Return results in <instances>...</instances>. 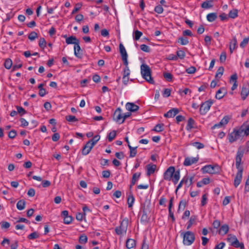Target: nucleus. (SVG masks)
I'll list each match as a JSON object with an SVG mask.
<instances>
[{"label": "nucleus", "mask_w": 249, "mask_h": 249, "mask_svg": "<svg viewBox=\"0 0 249 249\" xmlns=\"http://www.w3.org/2000/svg\"><path fill=\"white\" fill-rule=\"evenodd\" d=\"M180 178V171H175L174 166H170L163 174V178L168 181L172 180L176 184L178 183Z\"/></svg>", "instance_id": "f257e3e1"}, {"label": "nucleus", "mask_w": 249, "mask_h": 249, "mask_svg": "<svg viewBox=\"0 0 249 249\" xmlns=\"http://www.w3.org/2000/svg\"><path fill=\"white\" fill-rule=\"evenodd\" d=\"M141 72L143 78L150 84H154V81L151 76V71L149 67L143 64L141 66Z\"/></svg>", "instance_id": "f03ea898"}, {"label": "nucleus", "mask_w": 249, "mask_h": 249, "mask_svg": "<svg viewBox=\"0 0 249 249\" xmlns=\"http://www.w3.org/2000/svg\"><path fill=\"white\" fill-rule=\"evenodd\" d=\"M180 235L183 237V243L185 246L192 245L195 240V234L191 231L180 232Z\"/></svg>", "instance_id": "7ed1b4c3"}, {"label": "nucleus", "mask_w": 249, "mask_h": 249, "mask_svg": "<svg viewBox=\"0 0 249 249\" xmlns=\"http://www.w3.org/2000/svg\"><path fill=\"white\" fill-rule=\"evenodd\" d=\"M244 128L241 127L239 129L234 128L232 132L228 135L229 141L230 143L236 141L240 137L244 136Z\"/></svg>", "instance_id": "20e7f679"}, {"label": "nucleus", "mask_w": 249, "mask_h": 249, "mask_svg": "<svg viewBox=\"0 0 249 249\" xmlns=\"http://www.w3.org/2000/svg\"><path fill=\"white\" fill-rule=\"evenodd\" d=\"M128 224V219L125 218L121 222L120 225L115 228V231L117 235H121L125 234L127 230Z\"/></svg>", "instance_id": "39448f33"}, {"label": "nucleus", "mask_w": 249, "mask_h": 249, "mask_svg": "<svg viewBox=\"0 0 249 249\" xmlns=\"http://www.w3.org/2000/svg\"><path fill=\"white\" fill-rule=\"evenodd\" d=\"M219 166L217 165H207L201 168V171L203 173H209L214 174L219 173Z\"/></svg>", "instance_id": "423d86ee"}, {"label": "nucleus", "mask_w": 249, "mask_h": 249, "mask_svg": "<svg viewBox=\"0 0 249 249\" xmlns=\"http://www.w3.org/2000/svg\"><path fill=\"white\" fill-rule=\"evenodd\" d=\"M213 104V102L211 100L206 101L202 103L199 109L200 113L201 115H205L209 110Z\"/></svg>", "instance_id": "0eeeda50"}, {"label": "nucleus", "mask_w": 249, "mask_h": 249, "mask_svg": "<svg viewBox=\"0 0 249 249\" xmlns=\"http://www.w3.org/2000/svg\"><path fill=\"white\" fill-rule=\"evenodd\" d=\"M244 151L243 150H240V148H238L237 152L236 158H235V165L238 170L242 169L243 170V167L241 166V162L242 158L243 157Z\"/></svg>", "instance_id": "6e6552de"}, {"label": "nucleus", "mask_w": 249, "mask_h": 249, "mask_svg": "<svg viewBox=\"0 0 249 249\" xmlns=\"http://www.w3.org/2000/svg\"><path fill=\"white\" fill-rule=\"evenodd\" d=\"M113 119L116 122L120 124H123L121 123L123 120V115L122 114V110L120 107L117 108L113 114Z\"/></svg>", "instance_id": "1a4fd4ad"}, {"label": "nucleus", "mask_w": 249, "mask_h": 249, "mask_svg": "<svg viewBox=\"0 0 249 249\" xmlns=\"http://www.w3.org/2000/svg\"><path fill=\"white\" fill-rule=\"evenodd\" d=\"M243 171V170H242V169H241L240 170H238V172L236 173V176L234 180V185L235 187H237L241 183L242 178Z\"/></svg>", "instance_id": "9d476101"}, {"label": "nucleus", "mask_w": 249, "mask_h": 249, "mask_svg": "<svg viewBox=\"0 0 249 249\" xmlns=\"http://www.w3.org/2000/svg\"><path fill=\"white\" fill-rule=\"evenodd\" d=\"M249 93V85L248 84L243 85L241 91V95L243 100H245Z\"/></svg>", "instance_id": "9b49d317"}, {"label": "nucleus", "mask_w": 249, "mask_h": 249, "mask_svg": "<svg viewBox=\"0 0 249 249\" xmlns=\"http://www.w3.org/2000/svg\"><path fill=\"white\" fill-rule=\"evenodd\" d=\"M199 158L198 157L195 158L187 157L185 159L183 162L184 166H190L194 163H196L198 160Z\"/></svg>", "instance_id": "f8f14e48"}, {"label": "nucleus", "mask_w": 249, "mask_h": 249, "mask_svg": "<svg viewBox=\"0 0 249 249\" xmlns=\"http://www.w3.org/2000/svg\"><path fill=\"white\" fill-rule=\"evenodd\" d=\"M74 55L78 58H81L83 56V51L79 46V41L74 46Z\"/></svg>", "instance_id": "ddd939ff"}, {"label": "nucleus", "mask_w": 249, "mask_h": 249, "mask_svg": "<svg viewBox=\"0 0 249 249\" xmlns=\"http://www.w3.org/2000/svg\"><path fill=\"white\" fill-rule=\"evenodd\" d=\"M93 146H92L90 144V142H88L86 144L84 145L83 147L82 150V153L83 155H88L90 151H91V149L93 148Z\"/></svg>", "instance_id": "4468645a"}, {"label": "nucleus", "mask_w": 249, "mask_h": 249, "mask_svg": "<svg viewBox=\"0 0 249 249\" xmlns=\"http://www.w3.org/2000/svg\"><path fill=\"white\" fill-rule=\"evenodd\" d=\"M179 112V110L177 108H173L169 110L167 113L164 114L166 118H172L175 117Z\"/></svg>", "instance_id": "2eb2a0df"}, {"label": "nucleus", "mask_w": 249, "mask_h": 249, "mask_svg": "<svg viewBox=\"0 0 249 249\" xmlns=\"http://www.w3.org/2000/svg\"><path fill=\"white\" fill-rule=\"evenodd\" d=\"M125 107L126 109L130 112H135L139 109V107L133 103H127Z\"/></svg>", "instance_id": "dca6fc26"}, {"label": "nucleus", "mask_w": 249, "mask_h": 249, "mask_svg": "<svg viewBox=\"0 0 249 249\" xmlns=\"http://www.w3.org/2000/svg\"><path fill=\"white\" fill-rule=\"evenodd\" d=\"M173 200H174V197H171L170 201H169V206H168L169 215V216L171 218L173 222L175 221V218L174 217L173 212L172 211V208L173 207Z\"/></svg>", "instance_id": "f3484780"}, {"label": "nucleus", "mask_w": 249, "mask_h": 249, "mask_svg": "<svg viewBox=\"0 0 249 249\" xmlns=\"http://www.w3.org/2000/svg\"><path fill=\"white\" fill-rule=\"evenodd\" d=\"M79 41V39H78L75 36H70L68 38H66V42L67 44H74L76 45V43H78Z\"/></svg>", "instance_id": "a211bd4d"}, {"label": "nucleus", "mask_w": 249, "mask_h": 249, "mask_svg": "<svg viewBox=\"0 0 249 249\" xmlns=\"http://www.w3.org/2000/svg\"><path fill=\"white\" fill-rule=\"evenodd\" d=\"M237 39L235 36H233L232 40L230 42V53H232L233 51L237 48Z\"/></svg>", "instance_id": "6ab92c4d"}, {"label": "nucleus", "mask_w": 249, "mask_h": 249, "mask_svg": "<svg viewBox=\"0 0 249 249\" xmlns=\"http://www.w3.org/2000/svg\"><path fill=\"white\" fill-rule=\"evenodd\" d=\"M229 230V227L227 224L223 225L219 228L218 233L221 235H224L228 233Z\"/></svg>", "instance_id": "aec40b11"}, {"label": "nucleus", "mask_w": 249, "mask_h": 249, "mask_svg": "<svg viewBox=\"0 0 249 249\" xmlns=\"http://www.w3.org/2000/svg\"><path fill=\"white\" fill-rule=\"evenodd\" d=\"M136 246V241L133 239H128L126 241V247L128 249L133 248Z\"/></svg>", "instance_id": "412c9836"}, {"label": "nucleus", "mask_w": 249, "mask_h": 249, "mask_svg": "<svg viewBox=\"0 0 249 249\" xmlns=\"http://www.w3.org/2000/svg\"><path fill=\"white\" fill-rule=\"evenodd\" d=\"M223 91H225V89L224 88H222L218 90L215 94V98L217 99H221L223 98L225 95L226 92H225L224 93H222Z\"/></svg>", "instance_id": "4be33fe9"}, {"label": "nucleus", "mask_w": 249, "mask_h": 249, "mask_svg": "<svg viewBox=\"0 0 249 249\" xmlns=\"http://www.w3.org/2000/svg\"><path fill=\"white\" fill-rule=\"evenodd\" d=\"M146 167H147V175L150 176L151 174L154 173V172L156 170V166L154 164H153V165L148 164L146 166Z\"/></svg>", "instance_id": "5701e85b"}, {"label": "nucleus", "mask_w": 249, "mask_h": 249, "mask_svg": "<svg viewBox=\"0 0 249 249\" xmlns=\"http://www.w3.org/2000/svg\"><path fill=\"white\" fill-rule=\"evenodd\" d=\"M137 147H138L137 146L132 147L130 145V144H128V148L130 150V155H129L130 158H133L136 155V154L137 153Z\"/></svg>", "instance_id": "b1692460"}, {"label": "nucleus", "mask_w": 249, "mask_h": 249, "mask_svg": "<svg viewBox=\"0 0 249 249\" xmlns=\"http://www.w3.org/2000/svg\"><path fill=\"white\" fill-rule=\"evenodd\" d=\"M26 202L23 199L19 200L17 203V208L19 210H22L25 207Z\"/></svg>", "instance_id": "393cba45"}, {"label": "nucleus", "mask_w": 249, "mask_h": 249, "mask_svg": "<svg viewBox=\"0 0 249 249\" xmlns=\"http://www.w3.org/2000/svg\"><path fill=\"white\" fill-rule=\"evenodd\" d=\"M195 124V122L194 119L192 118H189L186 126V129L187 130H190L192 128H194V124Z\"/></svg>", "instance_id": "a878e982"}, {"label": "nucleus", "mask_w": 249, "mask_h": 249, "mask_svg": "<svg viewBox=\"0 0 249 249\" xmlns=\"http://www.w3.org/2000/svg\"><path fill=\"white\" fill-rule=\"evenodd\" d=\"M224 71V69L223 67H220L216 73L215 75V79H217V81L219 80V79L221 77V76L223 75V72Z\"/></svg>", "instance_id": "bb28decb"}, {"label": "nucleus", "mask_w": 249, "mask_h": 249, "mask_svg": "<svg viewBox=\"0 0 249 249\" xmlns=\"http://www.w3.org/2000/svg\"><path fill=\"white\" fill-rule=\"evenodd\" d=\"M217 17L216 13H212L207 15V19L209 21L213 22L216 19Z\"/></svg>", "instance_id": "cd10ccee"}, {"label": "nucleus", "mask_w": 249, "mask_h": 249, "mask_svg": "<svg viewBox=\"0 0 249 249\" xmlns=\"http://www.w3.org/2000/svg\"><path fill=\"white\" fill-rule=\"evenodd\" d=\"M134 200L135 198L132 194L128 196L127 200L128 208H131L132 207Z\"/></svg>", "instance_id": "c85d7f7f"}, {"label": "nucleus", "mask_w": 249, "mask_h": 249, "mask_svg": "<svg viewBox=\"0 0 249 249\" xmlns=\"http://www.w3.org/2000/svg\"><path fill=\"white\" fill-rule=\"evenodd\" d=\"M229 17L231 18H234L238 16V10L237 9H233L231 10L229 13Z\"/></svg>", "instance_id": "c756f323"}, {"label": "nucleus", "mask_w": 249, "mask_h": 249, "mask_svg": "<svg viewBox=\"0 0 249 249\" xmlns=\"http://www.w3.org/2000/svg\"><path fill=\"white\" fill-rule=\"evenodd\" d=\"M119 49L120 53L122 55V57L124 56H127V54L125 48L122 43H120L119 45Z\"/></svg>", "instance_id": "7c9ffc66"}, {"label": "nucleus", "mask_w": 249, "mask_h": 249, "mask_svg": "<svg viewBox=\"0 0 249 249\" xmlns=\"http://www.w3.org/2000/svg\"><path fill=\"white\" fill-rule=\"evenodd\" d=\"M178 42L182 45H185L189 43V40L187 37H180L178 38Z\"/></svg>", "instance_id": "2f4dec72"}, {"label": "nucleus", "mask_w": 249, "mask_h": 249, "mask_svg": "<svg viewBox=\"0 0 249 249\" xmlns=\"http://www.w3.org/2000/svg\"><path fill=\"white\" fill-rule=\"evenodd\" d=\"M116 136V131L113 130L110 132L107 136L108 140L109 142H112Z\"/></svg>", "instance_id": "473e14b6"}, {"label": "nucleus", "mask_w": 249, "mask_h": 249, "mask_svg": "<svg viewBox=\"0 0 249 249\" xmlns=\"http://www.w3.org/2000/svg\"><path fill=\"white\" fill-rule=\"evenodd\" d=\"M12 65V61L10 58H7L4 62V67L7 69H10Z\"/></svg>", "instance_id": "72a5a7b5"}, {"label": "nucleus", "mask_w": 249, "mask_h": 249, "mask_svg": "<svg viewBox=\"0 0 249 249\" xmlns=\"http://www.w3.org/2000/svg\"><path fill=\"white\" fill-rule=\"evenodd\" d=\"M163 124H157L152 130L158 132L162 131L163 130Z\"/></svg>", "instance_id": "f704fd0d"}, {"label": "nucleus", "mask_w": 249, "mask_h": 249, "mask_svg": "<svg viewBox=\"0 0 249 249\" xmlns=\"http://www.w3.org/2000/svg\"><path fill=\"white\" fill-rule=\"evenodd\" d=\"M100 136L98 135H95L93 137V138L90 141L88 142H90V144L94 146V145L97 142L100 140Z\"/></svg>", "instance_id": "c9c22d12"}, {"label": "nucleus", "mask_w": 249, "mask_h": 249, "mask_svg": "<svg viewBox=\"0 0 249 249\" xmlns=\"http://www.w3.org/2000/svg\"><path fill=\"white\" fill-rule=\"evenodd\" d=\"M230 119V118L228 116H224L223 118L219 122V124L223 125L227 124L228 123Z\"/></svg>", "instance_id": "e433bc0d"}, {"label": "nucleus", "mask_w": 249, "mask_h": 249, "mask_svg": "<svg viewBox=\"0 0 249 249\" xmlns=\"http://www.w3.org/2000/svg\"><path fill=\"white\" fill-rule=\"evenodd\" d=\"M88 241V237L85 234L81 235L79 239V242L81 244H86Z\"/></svg>", "instance_id": "4c0bfd02"}, {"label": "nucleus", "mask_w": 249, "mask_h": 249, "mask_svg": "<svg viewBox=\"0 0 249 249\" xmlns=\"http://www.w3.org/2000/svg\"><path fill=\"white\" fill-rule=\"evenodd\" d=\"M39 46L42 49H44L46 46V42L43 37H41L39 41Z\"/></svg>", "instance_id": "58836bf2"}, {"label": "nucleus", "mask_w": 249, "mask_h": 249, "mask_svg": "<svg viewBox=\"0 0 249 249\" xmlns=\"http://www.w3.org/2000/svg\"><path fill=\"white\" fill-rule=\"evenodd\" d=\"M212 7L213 5L210 3L209 1H205L201 4V7L204 9H209Z\"/></svg>", "instance_id": "ea45409f"}, {"label": "nucleus", "mask_w": 249, "mask_h": 249, "mask_svg": "<svg viewBox=\"0 0 249 249\" xmlns=\"http://www.w3.org/2000/svg\"><path fill=\"white\" fill-rule=\"evenodd\" d=\"M66 120L70 122H74L78 121V119L72 115H68L66 116Z\"/></svg>", "instance_id": "a19ab883"}, {"label": "nucleus", "mask_w": 249, "mask_h": 249, "mask_svg": "<svg viewBox=\"0 0 249 249\" xmlns=\"http://www.w3.org/2000/svg\"><path fill=\"white\" fill-rule=\"evenodd\" d=\"M37 37V34L34 31L32 32L28 35V38L31 41L34 40Z\"/></svg>", "instance_id": "79ce46f5"}, {"label": "nucleus", "mask_w": 249, "mask_h": 249, "mask_svg": "<svg viewBox=\"0 0 249 249\" xmlns=\"http://www.w3.org/2000/svg\"><path fill=\"white\" fill-rule=\"evenodd\" d=\"M39 237V234L36 231L33 232L28 236V238L30 240L35 239Z\"/></svg>", "instance_id": "37998d69"}, {"label": "nucleus", "mask_w": 249, "mask_h": 249, "mask_svg": "<svg viewBox=\"0 0 249 249\" xmlns=\"http://www.w3.org/2000/svg\"><path fill=\"white\" fill-rule=\"evenodd\" d=\"M177 56L178 58H179L181 59H183L185 56V53L182 50H179L177 52Z\"/></svg>", "instance_id": "c03bdc74"}, {"label": "nucleus", "mask_w": 249, "mask_h": 249, "mask_svg": "<svg viewBox=\"0 0 249 249\" xmlns=\"http://www.w3.org/2000/svg\"><path fill=\"white\" fill-rule=\"evenodd\" d=\"M187 179L186 178H183L182 179V180L180 181V182H179V183L178 184V186L177 187V189L176 190V193L177 192L178 190L182 187L183 183H184L185 184H187Z\"/></svg>", "instance_id": "a18cd8bd"}, {"label": "nucleus", "mask_w": 249, "mask_h": 249, "mask_svg": "<svg viewBox=\"0 0 249 249\" xmlns=\"http://www.w3.org/2000/svg\"><path fill=\"white\" fill-rule=\"evenodd\" d=\"M141 173L140 172L135 173L133 174L131 180L136 182L139 180L141 176Z\"/></svg>", "instance_id": "49530a36"}, {"label": "nucleus", "mask_w": 249, "mask_h": 249, "mask_svg": "<svg viewBox=\"0 0 249 249\" xmlns=\"http://www.w3.org/2000/svg\"><path fill=\"white\" fill-rule=\"evenodd\" d=\"M249 41V37L244 38L243 41L240 43V46L242 48H244L248 43Z\"/></svg>", "instance_id": "de8ad7c7"}, {"label": "nucleus", "mask_w": 249, "mask_h": 249, "mask_svg": "<svg viewBox=\"0 0 249 249\" xmlns=\"http://www.w3.org/2000/svg\"><path fill=\"white\" fill-rule=\"evenodd\" d=\"M154 11L158 14H161L163 12V9L161 5H158L155 7Z\"/></svg>", "instance_id": "09e8293b"}, {"label": "nucleus", "mask_w": 249, "mask_h": 249, "mask_svg": "<svg viewBox=\"0 0 249 249\" xmlns=\"http://www.w3.org/2000/svg\"><path fill=\"white\" fill-rule=\"evenodd\" d=\"M17 112L20 114L21 116L26 113V110L21 107L17 106Z\"/></svg>", "instance_id": "8fccbe9b"}, {"label": "nucleus", "mask_w": 249, "mask_h": 249, "mask_svg": "<svg viewBox=\"0 0 249 249\" xmlns=\"http://www.w3.org/2000/svg\"><path fill=\"white\" fill-rule=\"evenodd\" d=\"M186 200H181L179 202V203L178 211H179L181 209H182V210H184L186 207Z\"/></svg>", "instance_id": "3c124183"}, {"label": "nucleus", "mask_w": 249, "mask_h": 249, "mask_svg": "<svg viewBox=\"0 0 249 249\" xmlns=\"http://www.w3.org/2000/svg\"><path fill=\"white\" fill-rule=\"evenodd\" d=\"M134 34L135 36L134 38L135 40H138L142 35V32L138 30L135 31Z\"/></svg>", "instance_id": "603ef678"}, {"label": "nucleus", "mask_w": 249, "mask_h": 249, "mask_svg": "<svg viewBox=\"0 0 249 249\" xmlns=\"http://www.w3.org/2000/svg\"><path fill=\"white\" fill-rule=\"evenodd\" d=\"M163 76L169 82L172 80L173 75L170 73L165 72L163 73Z\"/></svg>", "instance_id": "864d4df0"}, {"label": "nucleus", "mask_w": 249, "mask_h": 249, "mask_svg": "<svg viewBox=\"0 0 249 249\" xmlns=\"http://www.w3.org/2000/svg\"><path fill=\"white\" fill-rule=\"evenodd\" d=\"M140 48L142 51L146 53H149L150 51L149 47L145 44L141 45Z\"/></svg>", "instance_id": "5fc2aeb1"}, {"label": "nucleus", "mask_w": 249, "mask_h": 249, "mask_svg": "<svg viewBox=\"0 0 249 249\" xmlns=\"http://www.w3.org/2000/svg\"><path fill=\"white\" fill-rule=\"evenodd\" d=\"M147 217V212L146 211L145 207L144 206L143 208H142V215L141 217V221H146Z\"/></svg>", "instance_id": "6e6d98bb"}, {"label": "nucleus", "mask_w": 249, "mask_h": 249, "mask_svg": "<svg viewBox=\"0 0 249 249\" xmlns=\"http://www.w3.org/2000/svg\"><path fill=\"white\" fill-rule=\"evenodd\" d=\"M226 53L225 52H222L220 54L219 60L221 63H223L226 59Z\"/></svg>", "instance_id": "4d7b16f0"}, {"label": "nucleus", "mask_w": 249, "mask_h": 249, "mask_svg": "<svg viewBox=\"0 0 249 249\" xmlns=\"http://www.w3.org/2000/svg\"><path fill=\"white\" fill-rule=\"evenodd\" d=\"M192 145L196 147L198 149H202L204 147V144L199 142H194L192 143Z\"/></svg>", "instance_id": "13d9d810"}, {"label": "nucleus", "mask_w": 249, "mask_h": 249, "mask_svg": "<svg viewBox=\"0 0 249 249\" xmlns=\"http://www.w3.org/2000/svg\"><path fill=\"white\" fill-rule=\"evenodd\" d=\"M82 6V4L81 3H78L76 4L75 7L73 9L71 14L73 15L75 13H76L77 12H78L81 8Z\"/></svg>", "instance_id": "bf43d9fd"}, {"label": "nucleus", "mask_w": 249, "mask_h": 249, "mask_svg": "<svg viewBox=\"0 0 249 249\" xmlns=\"http://www.w3.org/2000/svg\"><path fill=\"white\" fill-rule=\"evenodd\" d=\"M196 71V68L195 67L191 66L186 70V71L187 73L189 74H193Z\"/></svg>", "instance_id": "052dcab7"}, {"label": "nucleus", "mask_w": 249, "mask_h": 249, "mask_svg": "<svg viewBox=\"0 0 249 249\" xmlns=\"http://www.w3.org/2000/svg\"><path fill=\"white\" fill-rule=\"evenodd\" d=\"M72 219V217L71 216L69 215L67 217L64 218V223L66 224H69L71 222Z\"/></svg>", "instance_id": "680f3d73"}, {"label": "nucleus", "mask_w": 249, "mask_h": 249, "mask_svg": "<svg viewBox=\"0 0 249 249\" xmlns=\"http://www.w3.org/2000/svg\"><path fill=\"white\" fill-rule=\"evenodd\" d=\"M183 178H187V184H186L188 186H189L190 185H191L192 183H193V179H194V176H192V177H188V176H185Z\"/></svg>", "instance_id": "e2e57ef3"}, {"label": "nucleus", "mask_w": 249, "mask_h": 249, "mask_svg": "<svg viewBox=\"0 0 249 249\" xmlns=\"http://www.w3.org/2000/svg\"><path fill=\"white\" fill-rule=\"evenodd\" d=\"M17 135V132L15 130H11L8 133V137L10 139H14Z\"/></svg>", "instance_id": "0e129e2a"}, {"label": "nucleus", "mask_w": 249, "mask_h": 249, "mask_svg": "<svg viewBox=\"0 0 249 249\" xmlns=\"http://www.w3.org/2000/svg\"><path fill=\"white\" fill-rule=\"evenodd\" d=\"M1 228L2 229H8L10 227V224L9 222L6 221H2L0 223Z\"/></svg>", "instance_id": "69168bd1"}, {"label": "nucleus", "mask_w": 249, "mask_h": 249, "mask_svg": "<svg viewBox=\"0 0 249 249\" xmlns=\"http://www.w3.org/2000/svg\"><path fill=\"white\" fill-rule=\"evenodd\" d=\"M171 94V90L169 89H165L163 90L162 95L164 97H168Z\"/></svg>", "instance_id": "338daca9"}, {"label": "nucleus", "mask_w": 249, "mask_h": 249, "mask_svg": "<svg viewBox=\"0 0 249 249\" xmlns=\"http://www.w3.org/2000/svg\"><path fill=\"white\" fill-rule=\"evenodd\" d=\"M236 237L234 235H229V237L227 238L228 241L230 243L231 245H232L233 244V242L234 241V240H235L236 239Z\"/></svg>", "instance_id": "774afa93"}]
</instances>
